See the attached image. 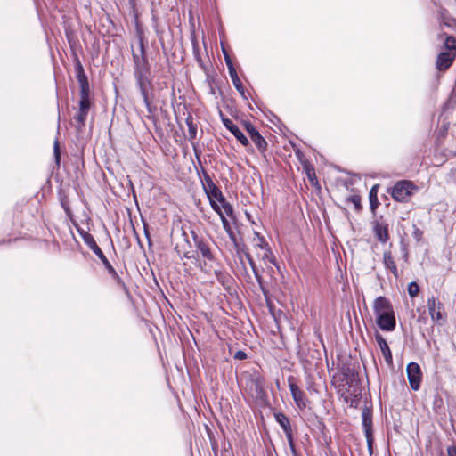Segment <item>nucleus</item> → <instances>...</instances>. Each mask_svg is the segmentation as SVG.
<instances>
[{
  "label": "nucleus",
  "mask_w": 456,
  "mask_h": 456,
  "mask_svg": "<svg viewBox=\"0 0 456 456\" xmlns=\"http://www.w3.org/2000/svg\"><path fill=\"white\" fill-rule=\"evenodd\" d=\"M77 79L79 84L80 89V100L79 109L75 116V126L78 131H81L85 127L86 120L91 108L90 102V87L87 77L85 73L83 66L79 61L76 64Z\"/></svg>",
  "instance_id": "obj_1"
},
{
  "label": "nucleus",
  "mask_w": 456,
  "mask_h": 456,
  "mask_svg": "<svg viewBox=\"0 0 456 456\" xmlns=\"http://www.w3.org/2000/svg\"><path fill=\"white\" fill-rule=\"evenodd\" d=\"M80 236L82 237L84 242L90 248V249L99 257V259L103 264L104 267L108 271V273L111 275V277L115 280L117 284L123 288L124 289H126V287L125 285V282L122 281V279L119 277L116 270L113 268L110 261L107 259L105 255L102 253L100 247L97 245L94 236L89 233L86 231L77 229Z\"/></svg>",
  "instance_id": "obj_2"
},
{
  "label": "nucleus",
  "mask_w": 456,
  "mask_h": 456,
  "mask_svg": "<svg viewBox=\"0 0 456 456\" xmlns=\"http://www.w3.org/2000/svg\"><path fill=\"white\" fill-rule=\"evenodd\" d=\"M135 69H134V77L136 79V85L140 90L141 95L143 99V102L148 110V111L151 112V101L149 97V87L151 86V82L147 77L148 69L145 66V59L142 58L141 61L138 56L134 55Z\"/></svg>",
  "instance_id": "obj_3"
},
{
  "label": "nucleus",
  "mask_w": 456,
  "mask_h": 456,
  "mask_svg": "<svg viewBox=\"0 0 456 456\" xmlns=\"http://www.w3.org/2000/svg\"><path fill=\"white\" fill-rule=\"evenodd\" d=\"M444 47L445 51L441 52L436 61V67L438 70H446L452 64L456 57V38L452 36H446Z\"/></svg>",
  "instance_id": "obj_4"
},
{
  "label": "nucleus",
  "mask_w": 456,
  "mask_h": 456,
  "mask_svg": "<svg viewBox=\"0 0 456 456\" xmlns=\"http://www.w3.org/2000/svg\"><path fill=\"white\" fill-rule=\"evenodd\" d=\"M191 237L197 252L204 259V265H207L208 262H215L216 258L211 243L204 238L198 236L195 232H191Z\"/></svg>",
  "instance_id": "obj_5"
},
{
  "label": "nucleus",
  "mask_w": 456,
  "mask_h": 456,
  "mask_svg": "<svg viewBox=\"0 0 456 456\" xmlns=\"http://www.w3.org/2000/svg\"><path fill=\"white\" fill-rule=\"evenodd\" d=\"M417 187L410 181L397 182L391 191L392 198L399 202H407L412 195V191Z\"/></svg>",
  "instance_id": "obj_6"
},
{
  "label": "nucleus",
  "mask_w": 456,
  "mask_h": 456,
  "mask_svg": "<svg viewBox=\"0 0 456 456\" xmlns=\"http://www.w3.org/2000/svg\"><path fill=\"white\" fill-rule=\"evenodd\" d=\"M362 422L364 435L367 440L368 449L371 453L373 435H372V412L368 407H364L362 411Z\"/></svg>",
  "instance_id": "obj_7"
},
{
  "label": "nucleus",
  "mask_w": 456,
  "mask_h": 456,
  "mask_svg": "<svg viewBox=\"0 0 456 456\" xmlns=\"http://www.w3.org/2000/svg\"><path fill=\"white\" fill-rule=\"evenodd\" d=\"M406 372L411 388L414 391H418L422 379V372L419 365L415 362H411L406 367Z\"/></svg>",
  "instance_id": "obj_8"
},
{
  "label": "nucleus",
  "mask_w": 456,
  "mask_h": 456,
  "mask_svg": "<svg viewBox=\"0 0 456 456\" xmlns=\"http://www.w3.org/2000/svg\"><path fill=\"white\" fill-rule=\"evenodd\" d=\"M354 381V377L347 378L346 385H347L348 387H345V386H343L338 389L340 396L344 398L346 403H349L350 406H354L358 401V397L361 395V392H358L355 388H354L352 392L350 391V387L353 386Z\"/></svg>",
  "instance_id": "obj_9"
},
{
  "label": "nucleus",
  "mask_w": 456,
  "mask_h": 456,
  "mask_svg": "<svg viewBox=\"0 0 456 456\" xmlns=\"http://www.w3.org/2000/svg\"><path fill=\"white\" fill-rule=\"evenodd\" d=\"M265 380L259 373H254L251 377V390L253 395L257 399L265 397L266 393L265 390Z\"/></svg>",
  "instance_id": "obj_10"
},
{
  "label": "nucleus",
  "mask_w": 456,
  "mask_h": 456,
  "mask_svg": "<svg viewBox=\"0 0 456 456\" xmlns=\"http://www.w3.org/2000/svg\"><path fill=\"white\" fill-rule=\"evenodd\" d=\"M427 305L430 317L434 322H439L443 320V304L437 298L434 296L428 297Z\"/></svg>",
  "instance_id": "obj_11"
},
{
  "label": "nucleus",
  "mask_w": 456,
  "mask_h": 456,
  "mask_svg": "<svg viewBox=\"0 0 456 456\" xmlns=\"http://www.w3.org/2000/svg\"><path fill=\"white\" fill-rule=\"evenodd\" d=\"M376 317L377 324L382 330L392 331L395 330L396 321L394 312L388 314L383 313L382 314Z\"/></svg>",
  "instance_id": "obj_12"
},
{
  "label": "nucleus",
  "mask_w": 456,
  "mask_h": 456,
  "mask_svg": "<svg viewBox=\"0 0 456 456\" xmlns=\"http://www.w3.org/2000/svg\"><path fill=\"white\" fill-rule=\"evenodd\" d=\"M289 387L296 405L299 409H305L306 407L305 394L297 384L292 382V378H289Z\"/></svg>",
  "instance_id": "obj_13"
},
{
  "label": "nucleus",
  "mask_w": 456,
  "mask_h": 456,
  "mask_svg": "<svg viewBox=\"0 0 456 456\" xmlns=\"http://www.w3.org/2000/svg\"><path fill=\"white\" fill-rule=\"evenodd\" d=\"M222 122L242 145L247 146L249 144L248 138L231 119L222 117Z\"/></svg>",
  "instance_id": "obj_14"
},
{
  "label": "nucleus",
  "mask_w": 456,
  "mask_h": 456,
  "mask_svg": "<svg viewBox=\"0 0 456 456\" xmlns=\"http://www.w3.org/2000/svg\"><path fill=\"white\" fill-rule=\"evenodd\" d=\"M373 310L376 316L382 314L383 313L394 312L391 302L385 297H378L373 303Z\"/></svg>",
  "instance_id": "obj_15"
},
{
  "label": "nucleus",
  "mask_w": 456,
  "mask_h": 456,
  "mask_svg": "<svg viewBox=\"0 0 456 456\" xmlns=\"http://www.w3.org/2000/svg\"><path fill=\"white\" fill-rule=\"evenodd\" d=\"M376 239L381 243H387L389 240L388 224L383 222H376L373 226Z\"/></svg>",
  "instance_id": "obj_16"
},
{
  "label": "nucleus",
  "mask_w": 456,
  "mask_h": 456,
  "mask_svg": "<svg viewBox=\"0 0 456 456\" xmlns=\"http://www.w3.org/2000/svg\"><path fill=\"white\" fill-rule=\"evenodd\" d=\"M383 264L389 270L395 279L399 278V271L394 259L391 250H385L383 253Z\"/></svg>",
  "instance_id": "obj_17"
},
{
  "label": "nucleus",
  "mask_w": 456,
  "mask_h": 456,
  "mask_svg": "<svg viewBox=\"0 0 456 456\" xmlns=\"http://www.w3.org/2000/svg\"><path fill=\"white\" fill-rule=\"evenodd\" d=\"M375 339L380 348V351L382 352V354L385 358L386 362L387 364H392L393 363L392 353H391V350H390L386 339L378 332L375 334Z\"/></svg>",
  "instance_id": "obj_18"
},
{
  "label": "nucleus",
  "mask_w": 456,
  "mask_h": 456,
  "mask_svg": "<svg viewBox=\"0 0 456 456\" xmlns=\"http://www.w3.org/2000/svg\"><path fill=\"white\" fill-rule=\"evenodd\" d=\"M274 417H275V420L279 423V425L284 431L285 435L293 433L289 419H288V417L285 414H283L281 412H278V413H275Z\"/></svg>",
  "instance_id": "obj_19"
},
{
  "label": "nucleus",
  "mask_w": 456,
  "mask_h": 456,
  "mask_svg": "<svg viewBox=\"0 0 456 456\" xmlns=\"http://www.w3.org/2000/svg\"><path fill=\"white\" fill-rule=\"evenodd\" d=\"M245 257L246 259L248 260L253 273H254V276L255 278L256 279L262 291L264 292V294H265V290L264 289V286H263V278L262 276L259 274V272L256 268V263L254 262L251 255L248 253V252H245Z\"/></svg>",
  "instance_id": "obj_20"
},
{
  "label": "nucleus",
  "mask_w": 456,
  "mask_h": 456,
  "mask_svg": "<svg viewBox=\"0 0 456 456\" xmlns=\"http://www.w3.org/2000/svg\"><path fill=\"white\" fill-rule=\"evenodd\" d=\"M251 141L256 144L260 152H265L267 148V142L265 138L258 133H255L250 137Z\"/></svg>",
  "instance_id": "obj_21"
},
{
  "label": "nucleus",
  "mask_w": 456,
  "mask_h": 456,
  "mask_svg": "<svg viewBox=\"0 0 456 456\" xmlns=\"http://www.w3.org/2000/svg\"><path fill=\"white\" fill-rule=\"evenodd\" d=\"M229 75L235 88L240 92L241 95H244V87L242 86L241 81L239 78L236 69H230Z\"/></svg>",
  "instance_id": "obj_22"
},
{
  "label": "nucleus",
  "mask_w": 456,
  "mask_h": 456,
  "mask_svg": "<svg viewBox=\"0 0 456 456\" xmlns=\"http://www.w3.org/2000/svg\"><path fill=\"white\" fill-rule=\"evenodd\" d=\"M185 123L188 126V132H189V139L194 140L197 136V125L193 122L192 116L189 115L186 119Z\"/></svg>",
  "instance_id": "obj_23"
},
{
  "label": "nucleus",
  "mask_w": 456,
  "mask_h": 456,
  "mask_svg": "<svg viewBox=\"0 0 456 456\" xmlns=\"http://www.w3.org/2000/svg\"><path fill=\"white\" fill-rule=\"evenodd\" d=\"M255 238H254V243L256 248H261L262 250L267 249L269 248L268 243L266 242L265 239L260 235L259 232H255Z\"/></svg>",
  "instance_id": "obj_24"
},
{
  "label": "nucleus",
  "mask_w": 456,
  "mask_h": 456,
  "mask_svg": "<svg viewBox=\"0 0 456 456\" xmlns=\"http://www.w3.org/2000/svg\"><path fill=\"white\" fill-rule=\"evenodd\" d=\"M208 200H215L216 196L221 197V190L214 183L210 185L208 189L204 190Z\"/></svg>",
  "instance_id": "obj_25"
},
{
  "label": "nucleus",
  "mask_w": 456,
  "mask_h": 456,
  "mask_svg": "<svg viewBox=\"0 0 456 456\" xmlns=\"http://www.w3.org/2000/svg\"><path fill=\"white\" fill-rule=\"evenodd\" d=\"M261 258H262V260H264V261H268V262H270L271 264H273V265H276V260H275V257H274V256H273V252H272V250H271L270 247H269V248H267V249H265V250H264V254H263V256H261Z\"/></svg>",
  "instance_id": "obj_26"
},
{
  "label": "nucleus",
  "mask_w": 456,
  "mask_h": 456,
  "mask_svg": "<svg viewBox=\"0 0 456 456\" xmlns=\"http://www.w3.org/2000/svg\"><path fill=\"white\" fill-rule=\"evenodd\" d=\"M377 185L373 186L370 191V194H369V198H370V206L372 208H375L377 207V205L379 204L378 202V197H377Z\"/></svg>",
  "instance_id": "obj_27"
},
{
  "label": "nucleus",
  "mask_w": 456,
  "mask_h": 456,
  "mask_svg": "<svg viewBox=\"0 0 456 456\" xmlns=\"http://www.w3.org/2000/svg\"><path fill=\"white\" fill-rule=\"evenodd\" d=\"M419 292V287L415 281H412L408 285V293L411 297H415Z\"/></svg>",
  "instance_id": "obj_28"
},
{
  "label": "nucleus",
  "mask_w": 456,
  "mask_h": 456,
  "mask_svg": "<svg viewBox=\"0 0 456 456\" xmlns=\"http://www.w3.org/2000/svg\"><path fill=\"white\" fill-rule=\"evenodd\" d=\"M221 207L224 210L223 213L224 214V216L226 215L228 216H232L233 208H232V206L228 201H226L225 203L221 205Z\"/></svg>",
  "instance_id": "obj_29"
},
{
  "label": "nucleus",
  "mask_w": 456,
  "mask_h": 456,
  "mask_svg": "<svg viewBox=\"0 0 456 456\" xmlns=\"http://www.w3.org/2000/svg\"><path fill=\"white\" fill-rule=\"evenodd\" d=\"M347 200L351 201L354 204V206L356 210H360L361 209V198H360V196L353 195V196L349 197Z\"/></svg>",
  "instance_id": "obj_30"
},
{
  "label": "nucleus",
  "mask_w": 456,
  "mask_h": 456,
  "mask_svg": "<svg viewBox=\"0 0 456 456\" xmlns=\"http://www.w3.org/2000/svg\"><path fill=\"white\" fill-rule=\"evenodd\" d=\"M423 232L416 224H413L412 237L419 242L421 240Z\"/></svg>",
  "instance_id": "obj_31"
},
{
  "label": "nucleus",
  "mask_w": 456,
  "mask_h": 456,
  "mask_svg": "<svg viewBox=\"0 0 456 456\" xmlns=\"http://www.w3.org/2000/svg\"><path fill=\"white\" fill-rule=\"evenodd\" d=\"M209 203L211 208L215 210V212H216L219 215V216L221 215H224L221 207L217 204L216 201H215V200H209Z\"/></svg>",
  "instance_id": "obj_32"
},
{
  "label": "nucleus",
  "mask_w": 456,
  "mask_h": 456,
  "mask_svg": "<svg viewBox=\"0 0 456 456\" xmlns=\"http://www.w3.org/2000/svg\"><path fill=\"white\" fill-rule=\"evenodd\" d=\"M215 183L208 174H204V183L203 188L204 190L208 189L210 185H213Z\"/></svg>",
  "instance_id": "obj_33"
},
{
  "label": "nucleus",
  "mask_w": 456,
  "mask_h": 456,
  "mask_svg": "<svg viewBox=\"0 0 456 456\" xmlns=\"http://www.w3.org/2000/svg\"><path fill=\"white\" fill-rule=\"evenodd\" d=\"M220 219H221L223 227L225 230V232L232 230L231 227V224H230L229 221L226 219L224 214L220 216Z\"/></svg>",
  "instance_id": "obj_34"
},
{
  "label": "nucleus",
  "mask_w": 456,
  "mask_h": 456,
  "mask_svg": "<svg viewBox=\"0 0 456 456\" xmlns=\"http://www.w3.org/2000/svg\"><path fill=\"white\" fill-rule=\"evenodd\" d=\"M245 127H246V130H247V132L248 133V134H249V136H250V137H251V136H252V134H254L255 133H258V131L255 128V126H254L251 123H249V122H248V123H246V124H245Z\"/></svg>",
  "instance_id": "obj_35"
},
{
  "label": "nucleus",
  "mask_w": 456,
  "mask_h": 456,
  "mask_svg": "<svg viewBox=\"0 0 456 456\" xmlns=\"http://www.w3.org/2000/svg\"><path fill=\"white\" fill-rule=\"evenodd\" d=\"M224 60H225V63L227 65L229 71H230V69H235L231 58L229 57V55L226 53H224Z\"/></svg>",
  "instance_id": "obj_36"
},
{
  "label": "nucleus",
  "mask_w": 456,
  "mask_h": 456,
  "mask_svg": "<svg viewBox=\"0 0 456 456\" xmlns=\"http://www.w3.org/2000/svg\"><path fill=\"white\" fill-rule=\"evenodd\" d=\"M285 436H286V438H287L289 449L292 448V447H295L293 433H290V434H288V435H285Z\"/></svg>",
  "instance_id": "obj_37"
},
{
  "label": "nucleus",
  "mask_w": 456,
  "mask_h": 456,
  "mask_svg": "<svg viewBox=\"0 0 456 456\" xmlns=\"http://www.w3.org/2000/svg\"><path fill=\"white\" fill-rule=\"evenodd\" d=\"M231 240L233 242L234 246L238 248V243L236 240V236L232 230L226 232Z\"/></svg>",
  "instance_id": "obj_38"
},
{
  "label": "nucleus",
  "mask_w": 456,
  "mask_h": 456,
  "mask_svg": "<svg viewBox=\"0 0 456 456\" xmlns=\"http://www.w3.org/2000/svg\"><path fill=\"white\" fill-rule=\"evenodd\" d=\"M447 456H456V445H452L447 448Z\"/></svg>",
  "instance_id": "obj_39"
},
{
  "label": "nucleus",
  "mask_w": 456,
  "mask_h": 456,
  "mask_svg": "<svg viewBox=\"0 0 456 456\" xmlns=\"http://www.w3.org/2000/svg\"><path fill=\"white\" fill-rule=\"evenodd\" d=\"M54 156H55L56 160L59 161L60 151H59V142L57 140L54 142Z\"/></svg>",
  "instance_id": "obj_40"
},
{
  "label": "nucleus",
  "mask_w": 456,
  "mask_h": 456,
  "mask_svg": "<svg viewBox=\"0 0 456 456\" xmlns=\"http://www.w3.org/2000/svg\"><path fill=\"white\" fill-rule=\"evenodd\" d=\"M234 358L239 359V360H243V359L247 358V354L243 351H238V352H236Z\"/></svg>",
  "instance_id": "obj_41"
},
{
  "label": "nucleus",
  "mask_w": 456,
  "mask_h": 456,
  "mask_svg": "<svg viewBox=\"0 0 456 456\" xmlns=\"http://www.w3.org/2000/svg\"><path fill=\"white\" fill-rule=\"evenodd\" d=\"M215 201H217V202H219L221 205H223L224 203H225V202H226V200H225V198L224 197L223 193L221 192V197L216 196V197L215 198Z\"/></svg>",
  "instance_id": "obj_42"
},
{
  "label": "nucleus",
  "mask_w": 456,
  "mask_h": 456,
  "mask_svg": "<svg viewBox=\"0 0 456 456\" xmlns=\"http://www.w3.org/2000/svg\"><path fill=\"white\" fill-rule=\"evenodd\" d=\"M403 257L405 261L408 260V250L405 245H402Z\"/></svg>",
  "instance_id": "obj_43"
},
{
  "label": "nucleus",
  "mask_w": 456,
  "mask_h": 456,
  "mask_svg": "<svg viewBox=\"0 0 456 456\" xmlns=\"http://www.w3.org/2000/svg\"><path fill=\"white\" fill-rule=\"evenodd\" d=\"M183 256L184 258L190 259V258H191L193 256H192V255H191V254H190V252H184V253H183Z\"/></svg>",
  "instance_id": "obj_44"
},
{
  "label": "nucleus",
  "mask_w": 456,
  "mask_h": 456,
  "mask_svg": "<svg viewBox=\"0 0 456 456\" xmlns=\"http://www.w3.org/2000/svg\"><path fill=\"white\" fill-rule=\"evenodd\" d=\"M293 456H297L296 446L289 449Z\"/></svg>",
  "instance_id": "obj_45"
},
{
  "label": "nucleus",
  "mask_w": 456,
  "mask_h": 456,
  "mask_svg": "<svg viewBox=\"0 0 456 456\" xmlns=\"http://www.w3.org/2000/svg\"><path fill=\"white\" fill-rule=\"evenodd\" d=\"M221 273H222L221 271H217V270L215 271V274L217 278L219 277V275H221Z\"/></svg>",
  "instance_id": "obj_46"
},
{
  "label": "nucleus",
  "mask_w": 456,
  "mask_h": 456,
  "mask_svg": "<svg viewBox=\"0 0 456 456\" xmlns=\"http://www.w3.org/2000/svg\"><path fill=\"white\" fill-rule=\"evenodd\" d=\"M64 209L67 214H69L70 210H69V207H64Z\"/></svg>",
  "instance_id": "obj_47"
}]
</instances>
